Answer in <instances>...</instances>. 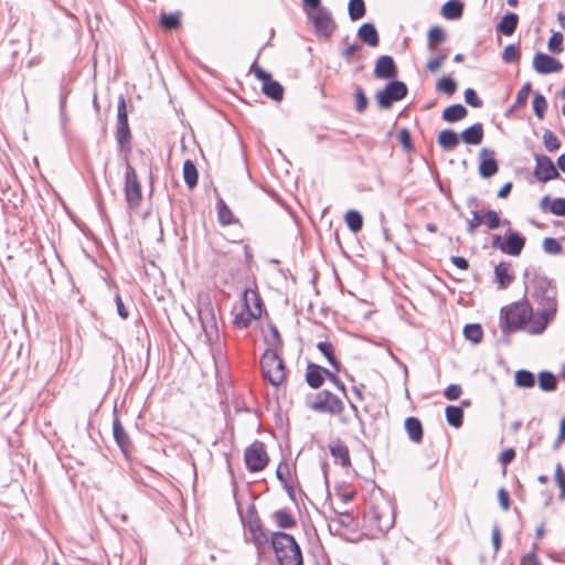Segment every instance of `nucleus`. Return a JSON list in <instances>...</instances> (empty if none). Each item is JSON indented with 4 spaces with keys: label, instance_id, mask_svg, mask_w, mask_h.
<instances>
[{
    "label": "nucleus",
    "instance_id": "nucleus-1",
    "mask_svg": "<svg viewBox=\"0 0 565 565\" xmlns=\"http://www.w3.org/2000/svg\"><path fill=\"white\" fill-rule=\"evenodd\" d=\"M533 298L540 306L539 317L534 318L527 332L541 334L557 312V288L556 285L545 276H535L533 279Z\"/></svg>",
    "mask_w": 565,
    "mask_h": 565
},
{
    "label": "nucleus",
    "instance_id": "nucleus-2",
    "mask_svg": "<svg viewBox=\"0 0 565 565\" xmlns=\"http://www.w3.org/2000/svg\"><path fill=\"white\" fill-rule=\"evenodd\" d=\"M270 545L280 565H303L300 546L292 535L275 532L271 534Z\"/></svg>",
    "mask_w": 565,
    "mask_h": 565
},
{
    "label": "nucleus",
    "instance_id": "nucleus-3",
    "mask_svg": "<svg viewBox=\"0 0 565 565\" xmlns=\"http://www.w3.org/2000/svg\"><path fill=\"white\" fill-rule=\"evenodd\" d=\"M532 317L533 309L530 303L525 301L513 302L501 309L503 328L512 332L524 329L526 324L530 326L534 320Z\"/></svg>",
    "mask_w": 565,
    "mask_h": 565
},
{
    "label": "nucleus",
    "instance_id": "nucleus-4",
    "mask_svg": "<svg viewBox=\"0 0 565 565\" xmlns=\"http://www.w3.org/2000/svg\"><path fill=\"white\" fill-rule=\"evenodd\" d=\"M196 311L201 322L202 330L209 342L218 339V328L213 303L206 294L198 295Z\"/></svg>",
    "mask_w": 565,
    "mask_h": 565
},
{
    "label": "nucleus",
    "instance_id": "nucleus-5",
    "mask_svg": "<svg viewBox=\"0 0 565 565\" xmlns=\"http://www.w3.org/2000/svg\"><path fill=\"white\" fill-rule=\"evenodd\" d=\"M263 376L274 386H279L286 377V367L274 350H266L260 359Z\"/></svg>",
    "mask_w": 565,
    "mask_h": 565
},
{
    "label": "nucleus",
    "instance_id": "nucleus-6",
    "mask_svg": "<svg viewBox=\"0 0 565 565\" xmlns=\"http://www.w3.org/2000/svg\"><path fill=\"white\" fill-rule=\"evenodd\" d=\"M243 300L245 310L234 317V324L239 329L247 328L253 320L262 315L260 299L254 290H245Z\"/></svg>",
    "mask_w": 565,
    "mask_h": 565
},
{
    "label": "nucleus",
    "instance_id": "nucleus-7",
    "mask_svg": "<svg viewBox=\"0 0 565 565\" xmlns=\"http://www.w3.org/2000/svg\"><path fill=\"white\" fill-rule=\"evenodd\" d=\"M116 140L119 145L120 151L125 152L127 156L131 150V135L128 125L126 100L122 96L119 97L117 104Z\"/></svg>",
    "mask_w": 565,
    "mask_h": 565
},
{
    "label": "nucleus",
    "instance_id": "nucleus-8",
    "mask_svg": "<svg viewBox=\"0 0 565 565\" xmlns=\"http://www.w3.org/2000/svg\"><path fill=\"white\" fill-rule=\"evenodd\" d=\"M309 407L319 413L340 415L344 409V404L337 395L323 390L309 402Z\"/></svg>",
    "mask_w": 565,
    "mask_h": 565
},
{
    "label": "nucleus",
    "instance_id": "nucleus-9",
    "mask_svg": "<svg viewBox=\"0 0 565 565\" xmlns=\"http://www.w3.org/2000/svg\"><path fill=\"white\" fill-rule=\"evenodd\" d=\"M407 86L401 81H391L384 89L376 93V102L380 108L388 109L394 102L403 99L407 95Z\"/></svg>",
    "mask_w": 565,
    "mask_h": 565
},
{
    "label": "nucleus",
    "instance_id": "nucleus-10",
    "mask_svg": "<svg viewBox=\"0 0 565 565\" xmlns=\"http://www.w3.org/2000/svg\"><path fill=\"white\" fill-rule=\"evenodd\" d=\"M125 198L131 209L139 206L142 193L135 168L127 162L125 173Z\"/></svg>",
    "mask_w": 565,
    "mask_h": 565
},
{
    "label": "nucleus",
    "instance_id": "nucleus-11",
    "mask_svg": "<svg viewBox=\"0 0 565 565\" xmlns=\"http://www.w3.org/2000/svg\"><path fill=\"white\" fill-rule=\"evenodd\" d=\"M244 459L247 469L252 472L263 470L269 460L264 444L259 441H255L246 448Z\"/></svg>",
    "mask_w": 565,
    "mask_h": 565
},
{
    "label": "nucleus",
    "instance_id": "nucleus-12",
    "mask_svg": "<svg viewBox=\"0 0 565 565\" xmlns=\"http://www.w3.org/2000/svg\"><path fill=\"white\" fill-rule=\"evenodd\" d=\"M247 527L250 535V541L256 546L258 554L265 553L269 546L270 540L263 529L260 519L257 515L249 516Z\"/></svg>",
    "mask_w": 565,
    "mask_h": 565
},
{
    "label": "nucleus",
    "instance_id": "nucleus-13",
    "mask_svg": "<svg viewBox=\"0 0 565 565\" xmlns=\"http://www.w3.org/2000/svg\"><path fill=\"white\" fill-rule=\"evenodd\" d=\"M309 20L312 22L316 32L323 36L329 38L334 31V23L332 21L330 12L326 8H320L315 10V12L308 15Z\"/></svg>",
    "mask_w": 565,
    "mask_h": 565
},
{
    "label": "nucleus",
    "instance_id": "nucleus-14",
    "mask_svg": "<svg viewBox=\"0 0 565 565\" xmlns=\"http://www.w3.org/2000/svg\"><path fill=\"white\" fill-rule=\"evenodd\" d=\"M535 163L534 175L539 181L547 182L558 178L559 173L550 157L537 154L535 156Z\"/></svg>",
    "mask_w": 565,
    "mask_h": 565
},
{
    "label": "nucleus",
    "instance_id": "nucleus-15",
    "mask_svg": "<svg viewBox=\"0 0 565 565\" xmlns=\"http://www.w3.org/2000/svg\"><path fill=\"white\" fill-rule=\"evenodd\" d=\"M495 152L492 149L482 148L479 152V174L483 179L493 177L498 170L499 164L494 158Z\"/></svg>",
    "mask_w": 565,
    "mask_h": 565
},
{
    "label": "nucleus",
    "instance_id": "nucleus-16",
    "mask_svg": "<svg viewBox=\"0 0 565 565\" xmlns=\"http://www.w3.org/2000/svg\"><path fill=\"white\" fill-rule=\"evenodd\" d=\"M373 518L381 532H387L393 527L395 522L394 510L390 503H385L382 507H375L373 509Z\"/></svg>",
    "mask_w": 565,
    "mask_h": 565
},
{
    "label": "nucleus",
    "instance_id": "nucleus-17",
    "mask_svg": "<svg viewBox=\"0 0 565 565\" xmlns=\"http://www.w3.org/2000/svg\"><path fill=\"white\" fill-rule=\"evenodd\" d=\"M533 67L540 74H551L559 72L563 67L562 63L544 53H536L533 58Z\"/></svg>",
    "mask_w": 565,
    "mask_h": 565
},
{
    "label": "nucleus",
    "instance_id": "nucleus-18",
    "mask_svg": "<svg viewBox=\"0 0 565 565\" xmlns=\"http://www.w3.org/2000/svg\"><path fill=\"white\" fill-rule=\"evenodd\" d=\"M374 75L381 79H391L397 76L395 62L390 55H382L377 58Z\"/></svg>",
    "mask_w": 565,
    "mask_h": 565
},
{
    "label": "nucleus",
    "instance_id": "nucleus-19",
    "mask_svg": "<svg viewBox=\"0 0 565 565\" xmlns=\"http://www.w3.org/2000/svg\"><path fill=\"white\" fill-rule=\"evenodd\" d=\"M525 245V238L516 232L507 235L500 250L511 256H519Z\"/></svg>",
    "mask_w": 565,
    "mask_h": 565
},
{
    "label": "nucleus",
    "instance_id": "nucleus-20",
    "mask_svg": "<svg viewBox=\"0 0 565 565\" xmlns=\"http://www.w3.org/2000/svg\"><path fill=\"white\" fill-rule=\"evenodd\" d=\"M359 39L371 47L379 45V33L373 23H364L358 30Z\"/></svg>",
    "mask_w": 565,
    "mask_h": 565
},
{
    "label": "nucleus",
    "instance_id": "nucleus-21",
    "mask_svg": "<svg viewBox=\"0 0 565 565\" xmlns=\"http://www.w3.org/2000/svg\"><path fill=\"white\" fill-rule=\"evenodd\" d=\"M462 141L467 145L478 146L483 139V126L480 122L465 129L460 135Z\"/></svg>",
    "mask_w": 565,
    "mask_h": 565
},
{
    "label": "nucleus",
    "instance_id": "nucleus-22",
    "mask_svg": "<svg viewBox=\"0 0 565 565\" xmlns=\"http://www.w3.org/2000/svg\"><path fill=\"white\" fill-rule=\"evenodd\" d=\"M329 448L335 462H339L342 467L351 465L349 448L341 440L332 443Z\"/></svg>",
    "mask_w": 565,
    "mask_h": 565
},
{
    "label": "nucleus",
    "instance_id": "nucleus-23",
    "mask_svg": "<svg viewBox=\"0 0 565 565\" xmlns=\"http://www.w3.org/2000/svg\"><path fill=\"white\" fill-rule=\"evenodd\" d=\"M113 435L116 444L126 454L130 447V439L117 416L113 422Z\"/></svg>",
    "mask_w": 565,
    "mask_h": 565
},
{
    "label": "nucleus",
    "instance_id": "nucleus-24",
    "mask_svg": "<svg viewBox=\"0 0 565 565\" xmlns=\"http://www.w3.org/2000/svg\"><path fill=\"white\" fill-rule=\"evenodd\" d=\"M326 371L328 370L310 363L306 372V381L308 385L312 388H319L323 384V374H326Z\"/></svg>",
    "mask_w": 565,
    "mask_h": 565
},
{
    "label": "nucleus",
    "instance_id": "nucleus-25",
    "mask_svg": "<svg viewBox=\"0 0 565 565\" xmlns=\"http://www.w3.org/2000/svg\"><path fill=\"white\" fill-rule=\"evenodd\" d=\"M437 142L445 151L454 150L459 145V135L451 129L441 130Z\"/></svg>",
    "mask_w": 565,
    "mask_h": 565
},
{
    "label": "nucleus",
    "instance_id": "nucleus-26",
    "mask_svg": "<svg viewBox=\"0 0 565 565\" xmlns=\"http://www.w3.org/2000/svg\"><path fill=\"white\" fill-rule=\"evenodd\" d=\"M405 429L413 443L419 444L423 439V426L418 418L408 417L405 420Z\"/></svg>",
    "mask_w": 565,
    "mask_h": 565
},
{
    "label": "nucleus",
    "instance_id": "nucleus-27",
    "mask_svg": "<svg viewBox=\"0 0 565 565\" xmlns=\"http://www.w3.org/2000/svg\"><path fill=\"white\" fill-rule=\"evenodd\" d=\"M354 518L351 513H338L329 523L330 531L340 533L342 529H349L353 525Z\"/></svg>",
    "mask_w": 565,
    "mask_h": 565
},
{
    "label": "nucleus",
    "instance_id": "nucleus-28",
    "mask_svg": "<svg viewBox=\"0 0 565 565\" xmlns=\"http://www.w3.org/2000/svg\"><path fill=\"white\" fill-rule=\"evenodd\" d=\"M518 22H519L518 14H515L513 12H509L501 19L497 29L499 32H501L504 35H512L514 33V31L516 30Z\"/></svg>",
    "mask_w": 565,
    "mask_h": 565
},
{
    "label": "nucleus",
    "instance_id": "nucleus-29",
    "mask_svg": "<svg viewBox=\"0 0 565 565\" xmlns=\"http://www.w3.org/2000/svg\"><path fill=\"white\" fill-rule=\"evenodd\" d=\"M510 264L500 263L494 267L495 279L499 282L500 288H507L513 280V276L509 273Z\"/></svg>",
    "mask_w": 565,
    "mask_h": 565
},
{
    "label": "nucleus",
    "instance_id": "nucleus-30",
    "mask_svg": "<svg viewBox=\"0 0 565 565\" xmlns=\"http://www.w3.org/2000/svg\"><path fill=\"white\" fill-rule=\"evenodd\" d=\"M463 6L457 0L447 1L441 8V14L448 20H456L462 15Z\"/></svg>",
    "mask_w": 565,
    "mask_h": 565
},
{
    "label": "nucleus",
    "instance_id": "nucleus-31",
    "mask_svg": "<svg viewBox=\"0 0 565 565\" xmlns=\"http://www.w3.org/2000/svg\"><path fill=\"white\" fill-rule=\"evenodd\" d=\"M262 90L267 97L276 102L282 99L284 88L278 82L273 81L271 77L263 84Z\"/></svg>",
    "mask_w": 565,
    "mask_h": 565
},
{
    "label": "nucleus",
    "instance_id": "nucleus-32",
    "mask_svg": "<svg viewBox=\"0 0 565 565\" xmlns=\"http://www.w3.org/2000/svg\"><path fill=\"white\" fill-rule=\"evenodd\" d=\"M467 115V109L461 104H455L443 111V119L448 122H456Z\"/></svg>",
    "mask_w": 565,
    "mask_h": 565
},
{
    "label": "nucleus",
    "instance_id": "nucleus-33",
    "mask_svg": "<svg viewBox=\"0 0 565 565\" xmlns=\"http://www.w3.org/2000/svg\"><path fill=\"white\" fill-rule=\"evenodd\" d=\"M217 220L222 225H230L236 222L231 209L224 202L223 199L218 198L216 202Z\"/></svg>",
    "mask_w": 565,
    "mask_h": 565
},
{
    "label": "nucleus",
    "instance_id": "nucleus-34",
    "mask_svg": "<svg viewBox=\"0 0 565 565\" xmlns=\"http://www.w3.org/2000/svg\"><path fill=\"white\" fill-rule=\"evenodd\" d=\"M535 376L529 370H519L514 375V383L521 388H533L535 386Z\"/></svg>",
    "mask_w": 565,
    "mask_h": 565
},
{
    "label": "nucleus",
    "instance_id": "nucleus-35",
    "mask_svg": "<svg viewBox=\"0 0 565 565\" xmlns=\"http://www.w3.org/2000/svg\"><path fill=\"white\" fill-rule=\"evenodd\" d=\"M539 387L544 392H553L557 386L556 376L550 371H542L537 375Z\"/></svg>",
    "mask_w": 565,
    "mask_h": 565
},
{
    "label": "nucleus",
    "instance_id": "nucleus-36",
    "mask_svg": "<svg viewBox=\"0 0 565 565\" xmlns=\"http://www.w3.org/2000/svg\"><path fill=\"white\" fill-rule=\"evenodd\" d=\"M446 419L448 424L455 428L462 426L463 411L459 406H447L446 407Z\"/></svg>",
    "mask_w": 565,
    "mask_h": 565
},
{
    "label": "nucleus",
    "instance_id": "nucleus-37",
    "mask_svg": "<svg viewBox=\"0 0 565 565\" xmlns=\"http://www.w3.org/2000/svg\"><path fill=\"white\" fill-rule=\"evenodd\" d=\"M183 178L190 189L194 188L198 183V170L191 160H186L183 163Z\"/></svg>",
    "mask_w": 565,
    "mask_h": 565
},
{
    "label": "nucleus",
    "instance_id": "nucleus-38",
    "mask_svg": "<svg viewBox=\"0 0 565 565\" xmlns=\"http://www.w3.org/2000/svg\"><path fill=\"white\" fill-rule=\"evenodd\" d=\"M273 518L276 521L277 525L281 529H291L296 525V520L286 510L275 511Z\"/></svg>",
    "mask_w": 565,
    "mask_h": 565
},
{
    "label": "nucleus",
    "instance_id": "nucleus-39",
    "mask_svg": "<svg viewBox=\"0 0 565 565\" xmlns=\"http://www.w3.org/2000/svg\"><path fill=\"white\" fill-rule=\"evenodd\" d=\"M446 39L445 31L440 26H433L428 31V43L427 46L430 51H435L437 45L444 42Z\"/></svg>",
    "mask_w": 565,
    "mask_h": 565
},
{
    "label": "nucleus",
    "instance_id": "nucleus-40",
    "mask_svg": "<svg viewBox=\"0 0 565 565\" xmlns=\"http://www.w3.org/2000/svg\"><path fill=\"white\" fill-rule=\"evenodd\" d=\"M463 335L472 343H479L482 340L483 331L479 323H471L463 328Z\"/></svg>",
    "mask_w": 565,
    "mask_h": 565
},
{
    "label": "nucleus",
    "instance_id": "nucleus-41",
    "mask_svg": "<svg viewBox=\"0 0 565 565\" xmlns=\"http://www.w3.org/2000/svg\"><path fill=\"white\" fill-rule=\"evenodd\" d=\"M317 348L326 356L328 362L335 369V371H339V364L337 359L334 358V350L332 343L329 341H321L317 344Z\"/></svg>",
    "mask_w": 565,
    "mask_h": 565
},
{
    "label": "nucleus",
    "instance_id": "nucleus-42",
    "mask_svg": "<svg viewBox=\"0 0 565 565\" xmlns=\"http://www.w3.org/2000/svg\"><path fill=\"white\" fill-rule=\"evenodd\" d=\"M349 17L352 21H356L364 17L365 14V3L363 0H350L349 6Z\"/></svg>",
    "mask_w": 565,
    "mask_h": 565
},
{
    "label": "nucleus",
    "instance_id": "nucleus-43",
    "mask_svg": "<svg viewBox=\"0 0 565 565\" xmlns=\"http://www.w3.org/2000/svg\"><path fill=\"white\" fill-rule=\"evenodd\" d=\"M345 222L348 227L353 232H359L363 226L362 215L354 210H350L345 214Z\"/></svg>",
    "mask_w": 565,
    "mask_h": 565
},
{
    "label": "nucleus",
    "instance_id": "nucleus-44",
    "mask_svg": "<svg viewBox=\"0 0 565 565\" xmlns=\"http://www.w3.org/2000/svg\"><path fill=\"white\" fill-rule=\"evenodd\" d=\"M437 89L439 92H443L446 95H452L455 94L457 89V83L454 78L450 76H444L441 77L437 83Z\"/></svg>",
    "mask_w": 565,
    "mask_h": 565
},
{
    "label": "nucleus",
    "instance_id": "nucleus-45",
    "mask_svg": "<svg viewBox=\"0 0 565 565\" xmlns=\"http://www.w3.org/2000/svg\"><path fill=\"white\" fill-rule=\"evenodd\" d=\"M543 143H544L546 150L550 152L556 151L561 147V141L551 130H546L544 132Z\"/></svg>",
    "mask_w": 565,
    "mask_h": 565
},
{
    "label": "nucleus",
    "instance_id": "nucleus-46",
    "mask_svg": "<svg viewBox=\"0 0 565 565\" xmlns=\"http://www.w3.org/2000/svg\"><path fill=\"white\" fill-rule=\"evenodd\" d=\"M546 108H547V102H546L545 97L541 94H537L533 99V110L539 119L544 118Z\"/></svg>",
    "mask_w": 565,
    "mask_h": 565
},
{
    "label": "nucleus",
    "instance_id": "nucleus-47",
    "mask_svg": "<svg viewBox=\"0 0 565 565\" xmlns=\"http://www.w3.org/2000/svg\"><path fill=\"white\" fill-rule=\"evenodd\" d=\"M269 329H270V337L266 339V342L268 344L267 350H274L277 352V350L279 348H281V345H282L280 334H279L278 329L275 326H270Z\"/></svg>",
    "mask_w": 565,
    "mask_h": 565
},
{
    "label": "nucleus",
    "instance_id": "nucleus-48",
    "mask_svg": "<svg viewBox=\"0 0 565 565\" xmlns=\"http://www.w3.org/2000/svg\"><path fill=\"white\" fill-rule=\"evenodd\" d=\"M543 250L550 255H557L562 252V245L556 238L546 237L543 241Z\"/></svg>",
    "mask_w": 565,
    "mask_h": 565
},
{
    "label": "nucleus",
    "instance_id": "nucleus-49",
    "mask_svg": "<svg viewBox=\"0 0 565 565\" xmlns=\"http://www.w3.org/2000/svg\"><path fill=\"white\" fill-rule=\"evenodd\" d=\"M160 23L162 28L168 30L177 29L180 24V14L179 13H172V14H162Z\"/></svg>",
    "mask_w": 565,
    "mask_h": 565
},
{
    "label": "nucleus",
    "instance_id": "nucleus-50",
    "mask_svg": "<svg viewBox=\"0 0 565 565\" xmlns=\"http://www.w3.org/2000/svg\"><path fill=\"white\" fill-rule=\"evenodd\" d=\"M520 58V51L519 47L514 44H509L505 46L502 53V60L505 63H513L516 62Z\"/></svg>",
    "mask_w": 565,
    "mask_h": 565
},
{
    "label": "nucleus",
    "instance_id": "nucleus-51",
    "mask_svg": "<svg viewBox=\"0 0 565 565\" xmlns=\"http://www.w3.org/2000/svg\"><path fill=\"white\" fill-rule=\"evenodd\" d=\"M482 217H483V223H486L490 230H495L500 226V223H501L500 217L495 211L489 210V211L482 213Z\"/></svg>",
    "mask_w": 565,
    "mask_h": 565
},
{
    "label": "nucleus",
    "instance_id": "nucleus-52",
    "mask_svg": "<svg viewBox=\"0 0 565 565\" xmlns=\"http://www.w3.org/2000/svg\"><path fill=\"white\" fill-rule=\"evenodd\" d=\"M471 215L472 218L468 221L467 232L473 235L477 228L483 223V217L482 213L477 210H472Z\"/></svg>",
    "mask_w": 565,
    "mask_h": 565
},
{
    "label": "nucleus",
    "instance_id": "nucleus-53",
    "mask_svg": "<svg viewBox=\"0 0 565 565\" xmlns=\"http://www.w3.org/2000/svg\"><path fill=\"white\" fill-rule=\"evenodd\" d=\"M537 548H539L537 543H534L532 545V550L521 558L520 565H542V563L540 562V559L536 555Z\"/></svg>",
    "mask_w": 565,
    "mask_h": 565
},
{
    "label": "nucleus",
    "instance_id": "nucleus-54",
    "mask_svg": "<svg viewBox=\"0 0 565 565\" xmlns=\"http://www.w3.org/2000/svg\"><path fill=\"white\" fill-rule=\"evenodd\" d=\"M555 482L558 486L561 493V499L565 498V471L561 462H558L555 467Z\"/></svg>",
    "mask_w": 565,
    "mask_h": 565
},
{
    "label": "nucleus",
    "instance_id": "nucleus-55",
    "mask_svg": "<svg viewBox=\"0 0 565 565\" xmlns=\"http://www.w3.org/2000/svg\"><path fill=\"white\" fill-rule=\"evenodd\" d=\"M355 109L358 113H363L367 108V98L362 87L355 89Z\"/></svg>",
    "mask_w": 565,
    "mask_h": 565
},
{
    "label": "nucleus",
    "instance_id": "nucleus-56",
    "mask_svg": "<svg viewBox=\"0 0 565 565\" xmlns=\"http://www.w3.org/2000/svg\"><path fill=\"white\" fill-rule=\"evenodd\" d=\"M548 210L552 214L557 216H565V199L557 198L552 201L548 206Z\"/></svg>",
    "mask_w": 565,
    "mask_h": 565
},
{
    "label": "nucleus",
    "instance_id": "nucleus-57",
    "mask_svg": "<svg viewBox=\"0 0 565 565\" xmlns=\"http://www.w3.org/2000/svg\"><path fill=\"white\" fill-rule=\"evenodd\" d=\"M563 34L559 32H555L548 40V50L554 53L562 52L563 47Z\"/></svg>",
    "mask_w": 565,
    "mask_h": 565
},
{
    "label": "nucleus",
    "instance_id": "nucleus-58",
    "mask_svg": "<svg viewBox=\"0 0 565 565\" xmlns=\"http://www.w3.org/2000/svg\"><path fill=\"white\" fill-rule=\"evenodd\" d=\"M465 100L468 105L472 107H481L482 100L478 97L477 93L472 88H467L465 90Z\"/></svg>",
    "mask_w": 565,
    "mask_h": 565
},
{
    "label": "nucleus",
    "instance_id": "nucleus-59",
    "mask_svg": "<svg viewBox=\"0 0 565 565\" xmlns=\"http://www.w3.org/2000/svg\"><path fill=\"white\" fill-rule=\"evenodd\" d=\"M462 393V390H461V386L458 385V384H450L446 387L445 392H444V396L448 399V401H455V399H458L459 396L461 395Z\"/></svg>",
    "mask_w": 565,
    "mask_h": 565
},
{
    "label": "nucleus",
    "instance_id": "nucleus-60",
    "mask_svg": "<svg viewBox=\"0 0 565 565\" xmlns=\"http://www.w3.org/2000/svg\"><path fill=\"white\" fill-rule=\"evenodd\" d=\"M446 58H447V53H440L436 57L428 61L427 66H426L427 70L433 73L438 71Z\"/></svg>",
    "mask_w": 565,
    "mask_h": 565
},
{
    "label": "nucleus",
    "instance_id": "nucleus-61",
    "mask_svg": "<svg viewBox=\"0 0 565 565\" xmlns=\"http://www.w3.org/2000/svg\"><path fill=\"white\" fill-rule=\"evenodd\" d=\"M532 90V86L530 83L523 85V87L518 92L515 104L518 106L524 105L529 95Z\"/></svg>",
    "mask_w": 565,
    "mask_h": 565
},
{
    "label": "nucleus",
    "instance_id": "nucleus-62",
    "mask_svg": "<svg viewBox=\"0 0 565 565\" xmlns=\"http://www.w3.org/2000/svg\"><path fill=\"white\" fill-rule=\"evenodd\" d=\"M498 499H499V503H500L501 508L504 511L509 510V508H510V497H509L508 491L504 488H501L498 491Z\"/></svg>",
    "mask_w": 565,
    "mask_h": 565
},
{
    "label": "nucleus",
    "instance_id": "nucleus-63",
    "mask_svg": "<svg viewBox=\"0 0 565 565\" xmlns=\"http://www.w3.org/2000/svg\"><path fill=\"white\" fill-rule=\"evenodd\" d=\"M398 140L406 149H412L411 134L406 128H403L398 134Z\"/></svg>",
    "mask_w": 565,
    "mask_h": 565
},
{
    "label": "nucleus",
    "instance_id": "nucleus-64",
    "mask_svg": "<svg viewBox=\"0 0 565 565\" xmlns=\"http://www.w3.org/2000/svg\"><path fill=\"white\" fill-rule=\"evenodd\" d=\"M515 457V450L513 448H508L503 450L500 455V462L503 466L509 465Z\"/></svg>",
    "mask_w": 565,
    "mask_h": 565
}]
</instances>
